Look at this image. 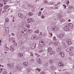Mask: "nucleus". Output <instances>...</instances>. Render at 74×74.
I'll use <instances>...</instances> for the list:
<instances>
[{
    "instance_id": "nucleus-1",
    "label": "nucleus",
    "mask_w": 74,
    "mask_h": 74,
    "mask_svg": "<svg viewBox=\"0 0 74 74\" xmlns=\"http://www.w3.org/2000/svg\"><path fill=\"white\" fill-rule=\"evenodd\" d=\"M15 69L16 70L19 71H21L22 69V67L19 65H16L15 67Z\"/></svg>"
},
{
    "instance_id": "nucleus-2",
    "label": "nucleus",
    "mask_w": 74,
    "mask_h": 74,
    "mask_svg": "<svg viewBox=\"0 0 74 74\" xmlns=\"http://www.w3.org/2000/svg\"><path fill=\"white\" fill-rule=\"evenodd\" d=\"M27 30L26 29H23L21 31V33H23V34H26V33L27 32Z\"/></svg>"
},
{
    "instance_id": "nucleus-3",
    "label": "nucleus",
    "mask_w": 74,
    "mask_h": 74,
    "mask_svg": "<svg viewBox=\"0 0 74 74\" xmlns=\"http://www.w3.org/2000/svg\"><path fill=\"white\" fill-rule=\"evenodd\" d=\"M73 49V47H70L67 49L66 50V52H70V51H71L72 49Z\"/></svg>"
},
{
    "instance_id": "nucleus-4",
    "label": "nucleus",
    "mask_w": 74,
    "mask_h": 74,
    "mask_svg": "<svg viewBox=\"0 0 74 74\" xmlns=\"http://www.w3.org/2000/svg\"><path fill=\"white\" fill-rule=\"evenodd\" d=\"M52 30L53 31H57V30H58V28L56 26H53L52 27Z\"/></svg>"
},
{
    "instance_id": "nucleus-5",
    "label": "nucleus",
    "mask_w": 74,
    "mask_h": 74,
    "mask_svg": "<svg viewBox=\"0 0 74 74\" xmlns=\"http://www.w3.org/2000/svg\"><path fill=\"white\" fill-rule=\"evenodd\" d=\"M37 36L34 35L32 36L31 38L32 40H36V39H37Z\"/></svg>"
},
{
    "instance_id": "nucleus-6",
    "label": "nucleus",
    "mask_w": 74,
    "mask_h": 74,
    "mask_svg": "<svg viewBox=\"0 0 74 74\" xmlns=\"http://www.w3.org/2000/svg\"><path fill=\"white\" fill-rule=\"evenodd\" d=\"M31 47L32 49H34L36 47V44H32L31 46Z\"/></svg>"
},
{
    "instance_id": "nucleus-7",
    "label": "nucleus",
    "mask_w": 74,
    "mask_h": 74,
    "mask_svg": "<svg viewBox=\"0 0 74 74\" xmlns=\"http://www.w3.org/2000/svg\"><path fill=\"white\" fill-rule=\"evenodd\" d=\"M60 56H61L62 58H63L64 56V54L63 51H61L60 53Z\"/></svg>"
},
{
    "instance_id": "nucleus-8",
    "label": "nucleus",
    "mask_w": 74,
    "mask_h": 74,
    "mask_svg": "<svg viewBox=\"0 0 74 74\" xmlns=\"http://www.w3.org/2000/svg\"><path fill=\"white\" fill-rule=\"evenodd\" d=\"M27 21L28 23H33V21L32 19H28Z\"/></svg>"
},
{
    "instance_id": "nucleus-9",
    "label": "nucleus",
    "mask_w": 74,
    "mask_h": 74,
    "mask_svg": "<svg viewBox=\"0 0 74 74\" xmlns=\"http://www.w3.org/2000/svg\"><path fill=\"white\" fill-rule=\"evenodd\" d=\"M66 42L69 45H70V44H71V40L70 39L67 40H66Z\"/></svg>"
},
{
    "instance_id": "nucleus-10",
    "label": "nucleus",
    "mask_w": 74,
    "mask_h": 74,
    "mask_svg": "<svg viewBox=\"0 0 74 74\" xmlns=\"http://www.w3.org/2000/svg\"><path fill=\"white\" fill-rule=\"evenodd\" d=\"M70 30V28L69 27H68L67 26L65 27L64 30L65 31H69Z\"/></svg>"
},
{
    "instance_id": "nucleus-11",
    "label": "nucleus",
    "mask_w": 74,
    "mask_h": 74,
    "mask_svg": "<svg viewBox=\"0 0 74 74\" xmlns=\"http://www.w3.org/2000/svg\"><path fill=\"white\" fill-rule=\"evenodd\" d=\"M63 36H64V35H63V34H60L58 35V38H62Z\"/></svg>"
},
{
    "instance_id": "nucleus-12",
    "label": "nucleus",
    "mask_w": 74,
    "mask_h": 74,
    "mask_svg": "<svg viewBox=\"0 0 74 74\" xmlns=\"http://www.w3.org/2000/svg\"><path fill=\"white\" fill-rule=\"evenodd\" d=\"M49 54L51 55H53L54 54H55V51H51L49 53Z\"/></svg>"
},
{
    "instance_id": "nucleus-13",
    "label": "nucleus",
    "mask_w": 74,
    "mask_h": 74,
    "mask_svg": "<svg viewBox=\"0 0 74 74\" xmlns=\"http://www.w3.org/2000/svg\"><path fill=\"white\" fill-rule=\"evenodd\" d=\"M69 26L71 28H73V25L71 23H69L68 24Z\"/></svg>"
},
{
    "instance_id": "nucleus-14",
    "label": "nucleus",
    "mask_w": 74,
    "mask_h": 74,
    "mask_svg": "<svg viewBox=\"0 0 74 74\" xmlns=\"http://www.w3.org/2000/svg\"><path fill=\"white\" fill-rule=\"evenodd\" d=\"M52 4L53 5H55V3H54V2H51L49 3H48V5H52Z\"/></svg>"
},
{
    "instance_id": "nucleus-15",
    "label": "nucleus",
    "mask_w": 74,
    "mask_h": 74,
    "mask_svg": "<svg viewBox=\"0 0 74 74\" xmlns=\"http://www.w3.org/2000/svg\"><path fill=\"white\" fill-rule=\"evenodd\" d=\"M18 16H19V17L20 18H22L23 17V15L22 14H18Z\"/></svg>"
},
{
    "instance_id": "nucleus-16",
    "label": "nucleus",
    "mask_w": 74,
    "mask_h": 74,
    "mask_svg": "<svg viewBox=\"0 0 74 74\" xmlns=\"http://www.w3.org/2000/svg\"><path fill=\"white\" fill-rule=\"evenodd\" d=\"M58 65L59 66H64V64H62V62H60L59 63Z\"/></svg>"
},
{
    "instance_id": "nucleus-17",
    "label": "nucleus",
    "mask_w": 74,
    "mask_h": 74,
    "mask_svg": "<svg viewBox=\"0 0 74 74\" xmlns=\"http://www.w3.org/2000/svg\"><path fill=\"white\" fill-rule=\"evenodd\" d=\"M10 50L11 51H14V49L13 47L11 46L10 47Z\"/></svg>"
},
{
    "instance_id": "nucleus-18",
    "label": "nucleus",
    "mask_w": 74,
    "mask_h": 74,
    "mask_svg": "<svg viewBox=\"0 0 74 74\" xmlns=\"http://www.w3.org/2000/svg\"><path fill=\"white\" fill-rule=\"evenodd\" d=\"M39 44L41 45H42L44 44V42L42 40H40V41Z\"/></svg>"
},
{
    "instance_id": "nucleus-19",
    "label": "nucleus",
    "mask_w": 74,
    "mask_h": 74,
    "mask_svg": "<svg viewBox=\"0 0 74 74\" xmlns=\"http://www.w3.org/2000/svg\"><path fill=\"white\" fill-rule=\"evenodd\" d=\"M34 60L33 59H31L29 60V62L30 63H32V62H34Z\"/></svg>"
},
{
    "instance_id": "nucleus-20",
    "label": "nucleus",
    "mask_w": 74,
    "mask_h": 74,
    "mask_svg": "<svg viewBox=\"0 0 74 74\" xmlns=\"http://www.w3.org/2000/svg\"><path fill=\"white\" fill-rule=\"evenodd\" d=\"M18 55L21 58L23 56V54L22 53H18Z\"/></svg>"
},
{
    "instance_id": "nucleus-21",
    "label": "nucleus",
    "mask_w": 74,
    "mask_h": 74,
    "mask_svg": "<svg viewBox=\"0 0 74 74\" xmlns=\"http://www.w3.org/2000/svg\"><path fill=\"white\" fill-rule=\"evenodd\" d=\"M49 62L50 64H52L53 62V60L52 59L50 60L49 61Z\"/></svg>"
},
{
    "instance_id": "nucleus-22",
    "label": "nucleus",
    "mask_w": 74,
    "mask_h": 74,
    "mask_svg": "<svg viewBox=\"0 0 74 74\" xmlns=\"http://www.w3.org/2000/svg\"><path fill=\"white\" fill-rule=\"evenodd\" d=\"M61 51V47H59L57 49V51L58 52H60Z\"/></svg>"
},
{
    "instance_id": "nucleus-23",
    "label": "nucleus",
    "mask_w": 74,
    "mask_h": 74,
    "mask_svg": "<svg viewBox=\"0 0 74 74\" xmlns=\"http://www.w3.org/2000/svg\"><path fill=\"white\" fill-rule=\"evenodd\" d=\"M55 45H59V42H55Z\"/></svg>"
},
{
    "instance_id": "nucleus-24",
    "label": "nucleus",
    "mask_w": 74,
    "mask_h": 74,
    "mask_svg": "<svg viewBox=\"0 0 74 74\" xmlns=\"http://www.w3.org/2000/svg\"><path fill=\"white\" fill-rule=\"evenodd\" d=\"M9 49V48L7 47H5L4 48V50H5V51H8Z\"/></svg>"
},
{
    "instance_id": "nucleus-25",
    "label": "nucleus",
    "mask_w": 74,
    "mask_h": 74,
    "mask_svg": "<svg viewBox=\"0 0 74 74\" xmlns=\"http://www.w3.org/2000/svg\"><path fill=\"white\" fill-rule=\"evenodd\" d=\"M44 3L45 4H47L48 3L46 0H44Z\"/></svg>"
},
{
    "instance_id": "nucleus-26",
    "label": "nucleus",
    "mask_w": 74,
    "mask_h": 74,
    "mask_svg": "<svg viewBox=\"0 0 74 74\" xmlns=\"http://www.w3.org/2000/svg\"><path fill=\"white\" fill-rule=\"evenodd\" d=\"M69 54L70 56H73V55H74V54H73V52H70L69 53Z\"/></svg>"
},
{
    "instance_id": "nucleus-27",
    "label": "nucleus",
    "mask_w": 74,
    "mask_h": 74,
    "mask_svg": "<svg viewBox=\"0 0 74 74\" xmlns=\"http://www.w3.org/2000/svg\"><path fill=\"white\" fill-rule=\"evenodd\" d=\"M41 12H42L40 11L38 13V16H40V15H41Z\"/></svg>"
},
{
    "instance_id": "nucleus-28",
    "label": "nucleus",
    "mask_w": 74,
    "mask_h": 74,
    "mask_svg": "<svg viewBox=\"0 0 74 74\" xmlns=\"http://www.w3.org/2000/svg\"><path fill=\"white\" fill-rule=\"evenodd\" d=\"M23 64L24 65H26V66H27V65H28V63L27 62H23Z\"/></svg>"
},
{
    "instance_id": "nucleus-29",
    "label": "nucleus",
    "mask_w": 74,
    "mask_h": 74,
    "mask_svg": "<svg viewBox=\"0 0 74 74\" xmlns=\"http://www.w3.org/2000/svg\"><path fill=\"white\" fill-rule=\"evenodd\" d=\"M41 69H38V68H37V69H36V70H37V71H39V72L41 71Z\"/></svg>"
},
{
    "instance_id": "nucleus-30",
    "label": "nucleus",
    "mask_w": 74,
    "mask_h": 74,
    "mask_svg": "<svg viewBox=\"0 0 74 74\" xmlns=\"http://www.w3.org/2000/svg\"><path fill=\"white\" fill-rule=\"evenodd\" d=\"M53 39L54 41H56V40H57V39L56 38V37L55 36H54L53 37Z\"/></svg>"
},
{
    "instance_id": "nucleus-31",
    "label": "nucleus",
    "mask_w": 74,
    "mask_h": 74,
    "mask_svg": "<svg viewBox=\"0 0 74 74\" xmlns=\"http://www.w3.org/2000/svg\"><path fill=\"white\" fill-rule=\"evenodd\" d=\"M26 27H27L28 28H29V27H30V25L29 24L26 25Z\"/></svg>"
},
{
    "instance_id": "nucleus-32",
    "label": "nucleus",
    "mask_w": 74,
    "mask_h": 74,
    "mask_svg": "<svg viewBox=\"0 0 74 74\" xmlns=\"http://www.w3.org/2000/svg\"><path fill=\"white\" fill-rule=\"evenodd\" d=\"M60 20L61 22H64V21H65V20L63 19H60Z\"/></svg>"
},
{
    "instance_id": "nucleus-33",
    "label": "nucleus",
    "mask_w": 74,
    "mask_h": 74,
    "mask_svg": "<svg viewBox=\"0 0 74 74\" xmlns=\"http://www.w3.org/2000/svg\"><path fill=\"white\" fill-rule=\"evenodd\" d=\"M10 67H14V63H12L11 65H10Z\"/></svg>"
},
{
    "instance_id": "nucleus-34",
    "label": "nucleus",
    "mask_w": 74,
    "mask_h": 74,
    "mask_svg": "<svg viewBox=\"0 0 74 74\" xmlns=\"http://www.w3.org/2000/svg\"><path fill=\"white\" fill-rule=\"evenodd\" d=\"M51 50H52V48L49 47L48 48V52L50 51H51Z\"/></svg>"
},
{
    "instance_id": "nucleus-35",
    "label": "nucleus",
    "mask_w": 74,
    "mask_h": 74,
    "mask_svg": "<svg viewBox=\"0 0 74 74\" xmlns=\"http://www.w3.org/2000/svg\"><path fill=\"white\" fill-rule=\"evenodd\" d=\"M6 31H8V32H9V28L6 27L5 29Z\"/></svg>"
},
{
    "instance_id": "nucleus-36",
    "label": "nucleus",
    "mask_w": 74,
    "mask_h": 74,
    "mask_svg": "<svg viewBox=\"0 0 74 74\" xmlns=\"http://www.w3.org/2000/svg\"><path fill=\"white\" fill-rule=\"evenodd\" d=\"M45 66H48V62H46L45 63Z\"/></svg>"
},
{
    "instance_id": "nucleus-37",
    "label": "nucleus",
    "mask_w": 74,
    "mask_h": 74,
    "mask_svg": "<svg viewBox=\"0 0 74 74\" xmlns=\"http://www.w3.org/2000/svg\"><path fill=\"white\" fill-rule=\"evenodd\" d=\"M3 7V4L0 3V7Z\"/></svg>"
},
{
    "instance_id": "nucleus-38",
    "label": "nucleus",
    "mask_w": 74,
    "mask_h": 74,
    "mask_svg": "<svg viewBox=\"0 0 74 74\" xmlns=\"http://www.w3.org/2000/svg\"><path fill=\"white\" fill-rule=\"evenodd\" d=\"M33 15V13H28V15L29 16H32Z\"/></svg>"
},
{
    "instance_id": "nucleus-39",
    "label": "nucleus",
    "mask_w": 74,
    "mask_h": 74,
    "mask_svg": "<svg viewBox=\"0 0 74 74\" xmlns=\"http://www.w3.org/2000/svg\"><path fill=\"white\" fill-rule=\"evenodd\" d=\"M35 32H36L37 33H40V32L39 31V30L38 29Z\"/></svg>"
},
{
    "instance_id": "nucleus-40",
    "label": "nucleus",
    "mask_w": 74,
    "mask_h": 74,
    "mask_svg": "<svg viewBox=\"0 0 74 74\" xmlns=\"http://www.w3.org/2000/svg\"><path fill=\"white\" fill-rule=\"evenodd\" d=\"M28 33H32V30H29L28 31Z\"/></svg>"
},
{
    "instance_id": "nucleus-41",
    "label": "nucleus",
    "mask_w": 74,
    "mask_h": 74,
    "mask_svg": "<svg viewBox=\"0 0 74 74\" xmlns=\"http://www.w3.org/2000/svg\"><path fill=\"white\" fill-rule=\"evenodd\" d=\"M12 38H11L9 39V41L10 42H11L12 41Z\"/></svg>"
},
{
    "instance_id": "nucleus-42",
    "label": "nucleus",
    "mask_w": 74,
    "mask_h": 74,
    "mask_svg": "<svg viewBox=\"0 0 74 74\" xmlns=\"http://www.w3.org/2000/svg\"><path fill=\"white\" fill-rule=\"evenodd\" d=\"M28 6L29 7H31V8H33V5H31L30 4H29V5H28Z\"/></svg>"
},
{
    "instance_id": "nucleus-43",
    "label": "nucleus",
    "mask_w": 74,
    "mask_h": 74,
    "mask_svg": "<svg viewBox=\"0 0 74 74\" xmlns=\"http://www.w3.org/2000/svg\"><path fill=\"white\" fill-rule=\"evenodd\" d=\"M44 50H41L39 51L41 53L43 52H44Z\"/></svg>"
},
{
    "instance_id": "nucleus-44",
    "label": "nucleus",
    "mask_w": 74,
    "mask_h": 74,
    "mask_svg": "<svg viewBox=\"0 0 74 74\" xmlns=\"http://www.w3.org/2000/svg\"><path fill=\"white\" fill-rule=\"evenodd\" d=\"M40 74H45V73L44 71H42L40 72Z\"/></svg>"
},
{
    "instance_id": "nucleus-45",
    "label": "nucleus",
    "mask_w": 74,
    "mask_h": 74,
    "mask_svg": "<svg viewBox=\"0 0 74 74\" xmlns=\"http://www.w3.org/2000/svg\"><path fill=\"white\" fill-rule=\"evenodd\" d=\"M5 6H6V9H7V8H9V7H10L9 5H5Z\"/></svg>"
},
{
    "instance_id": "nucleus-46",
    "label": "nucleus",
    "mask_w": 74,
    "mask_h": 74,
    "mask_svg": "<svg viewBox=\"0 0 74 74\" xmlns=\"http://www.w3.org/2000/svg\"><path fill=\"white\" fill-rule=\"evenodd\" d=\"M63 7H64V8L65 9H66V5L65 4H63Z\"/></svg>"
},
{
    "instance_id": "nucleus-47",
    "label": "nucleus",
    "mask_w": 74,
    "mask_h": 74,
    "mask_svg": "<svg viewBox=\"0 0 74 74\" xmlns=\"http://www.w3.org/2000/svg\"><path fill=\"white\" fill-rule=\"evenodd\" d=\"M60 4V2L58 3L56 5H55V6H57L58 5H59V4Z\"/></svg>"
},
{
    "instance_id": "nucleus-48",
    "label": "nucleus",
    "mask_w": 74,
    "mask_h": 74,
    "mask_svg": "<svg viewBox=\"0 0 74 74\" xmlns=\"http://www.w3.org/2000/svg\"><path fill=\"white\" fill-rule=\"evenodd\" d=\"M38 63L39 64H41V63H42V62L41 61H38Z\"/></svg>"
},
{
    "instance_id": "nucleus-49",
    "label": "nucleus",
    "mask_w": 74,
    "mask_h": 74,
    "mask_svg": "<svg viewBox=\"0 0 74 74\" xmlns=\"http://www.w3.org/2000/svg\"><path fill=\"white\" fill-rule=\"evenodd\" d=\"M12 41L13 42H15V38H13L12 39Z\"/></svg>"
},
{
    "instance_id": "nucleus-50",
    "label": "nucleus",
    "mask_w": 74,
    "mask_h": 74,
    "mask_svg": "<svg viewBox=\"0 0 74 74\" xmlns=\"http://www.w3.org/2000/svg\"><path fill=\"white\" fill-rule=\"evenodd\" d=\"M7 65L8 66H10V67H11V64L10 63L8 64Z\"/></svg>"
},
{
    "instance_id": "nucleus-51",
    "label": "nucleus",
    "mask_w": 74,
    "mask_h": 74,
    "mask_svg": "<svg viewBox=\"0 0 74 74\" xmlns=\"http://www.w3.org/2000/svg\"><path fill=\"white\" fill-rule=\"evenodd\" d=\"M38 48H39V49H41V48H42V47H41V46L39 45L38 46Z\"/></svg>"
},
{
    "instance_id": "nucleus-52",
    "label": "nucleus",
    "mask_w": 74,
    "mask_h": 74,
    "mask_svg": "<svg viewBox=\"0 0 74 74\" xmlns=\"http://www.w3.org/2000/svg\"><path fill=\"white\" fill-rule=\"evenodd\" d=\"M45 18V16H44V15H42V19H44V18Z\"/></svg>"
},
{
    "instance_id": "nucleus-53",
    "label": "nucleus",
    "mask_w": 74,
    "mask_h": 74,
    "mask_svg": "<svg viewBox=\"0 0 74 74\" xmlns=\"http://www.w3.org/2000/svg\"><path fill=\"white\" fill-rule=\"evenodd\" d=\"M40 1V0H36L35 1V2H36V3H38L39 1Z\"/></svg>"
},
{
    "instance_id": "nucleus-54",
    "label": "nucleus",
    "mask_w": 74,
    "mask_h": 74,
    "mask_svg": "<svg viewBox=\"0 0 74 74\" xmlns=\"http://www.w3.org/2000/svg\"><path fill=\"white\" fill-rule=\"evenodd\" d=\"M69 2H70L69 1H67L66 2V5H68V4H69Z\"/></svg>"
},
{
    "instance_id": "nucleus-55",
    "label": "nucleus",
    "mask_w": 74,
    "mask_h": 74,
    "mask_svg": "<svg viewBox=\"0 0 74 74\" xmlns=\"http://www.w3.org/2000/svg\"><path fill=\"white\" fill-rule=\"evenodd\" d=\"M3 9L5 10H6V9H7V8H6V6H4L3 7Z\"/></svg>"
},
{
    "instance_id": "nucleus-56",
    "label": "nucleus",
    "mask_w": 74,
    "mask_h": 74,
    "mask_svg": "<svg viewBox=\"0 0 74 74\" xmlns=\"http://www.w3.org/2000/svg\"><path fill=\"white\" fill-rule=\"evenodd\" d=\"M31 53V55H30V56H32V57H33V53Z\"/></svg>"
},
{
    "instance_id": "nucleus-57",
    "label": "nucleus",
    "mask_w": 74,
    "mask_h": 74,
    "mask_svg": "<svg viewBox=\"0 0 74 74\" xmlns=\"http://www.w3.org/2000/svg\"><path fill=\"white\" fill-rule=\"evenodd\" d=\"M3 1V2H7V1L6 0H2Z\"/></svg>"
},
{
    "instance_id": "nucleus-58",
    "label": "nucleus",
    "mask_w": 74,
    "mask_h": 74,
    "mask_svg": "<svg viewBox=\"0 0 74 74\" xmlns=\"http://www.w3.org/2000/svg\"><path fill=\"white\" fill-rule=\"evenodd\" d=\"M7 72H3V74H7Z\"/></svg>"
},
{
    "instance_id": "nucleus-59",
    "label": "nucleus",
    "mask_w": 74,
    "mask_h": 74,
    "mask_svg": "<svg viewBox=\"0 0 74 74\" xmlns=\"http://www.w3.org/2000/svg\"><path fill=\"white\" fill-rule=\"evenodd\" d=\"M1 40H0V46L1 45Z\"/></svg>"
},
{
    "instance_id": "nucleus-60",
    "label": "nucleus",
    "mask_w": 74,
    "mask_h": 74,
    "mask_svg": "<svg viewBox=\"0 0 74 74\" xmlns=\"http://www.w3.org/2000/svg\"><path fill=\"white\" fill-rule=\"evenodd\" d=\"M43 10H44V8H41V9H40V11H42Z\"/></svg>"
},
{
    "instance_id": "nucleus-61",
    "label": "nucleus",
    "mask_w": 74,
    "mask_h": 74,
    "mask_svg": "<svg viewBox=\"0 0 74 74\" xmlns=\"http://www.w3.org/2000/svg\"><path fill=\"white\" fill-rule=\"evenodd\" d=\"M64 74H69L68 72H66L64 73Z\"/></svg>"
},
{
    "instance_id": "nucleus-62",
    "label": "nucleus",
    "mask_w": 74,
    "mask_h": 74,
    "mask_svg": "<svg viewBox=\"0 0 74 74\" xmlns=\"http://www.w3.org/2000/svg\"><path fill=\"white\" fill-rule=\"evenodd\" d=\"M56 9H58V7H55Z\"/></svg>"
},
{
    "instance_id": "nucleus-63",
    "label": "nucleus",
    "mask_w": 74,
    "mask_h": 74,
    "mask_svg": "<svg viewBox=\"0 0 74 74\" xmlns=\"http://www.w3.org/2000/svg\"><path fill=\"white\" fill-rule=\"evenodd\" d=\"M49 34H51V36L52 37V34L51 33H49Z\"/></svg>"
},
{
    "instance_id": "nucleus-64",
    "label": "nucleus",
    "mask_w": 74,
    "mask_h": 74,
    "mask_svg": "<svg viewBox=\"0 0 74 74\" xmlns=\"http://www.w3.org/2000/svg\"><path fill=\"white\" fill-rule=\"evenodd\" d=\"M6 3H7V2H4V5H5V4H6Z\"/></svg>"
}]
</instances>
